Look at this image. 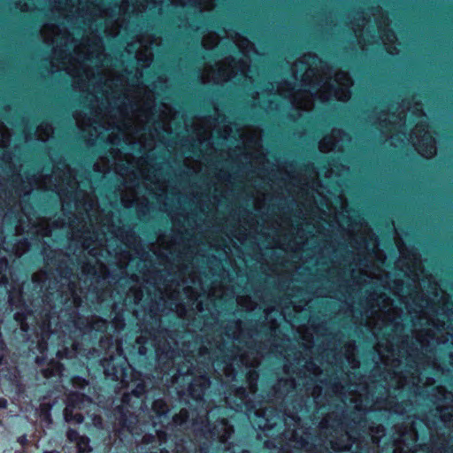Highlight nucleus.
<instances>
[{"label":"nucleus","mask_w":453,"mask_h":453,"mask_svg":"<svg viewBox=\"0 0 453 453\" xmlns=\"http://www.w3.org/2000/svg\"><path fill=\"white\" fill-rule=\"evenodd\" d=\"M11 134L0 123V287L12 308L19 309L15 320L29 340L36 334L35 348L42 365L49 345L60 347L58 359L73 358L87 334H104L99 347L105 350L101 365L107 378L120 381L131 391L122 404L144 410L141 397L152 379L129 366L121 342L113 334L124 329V318L117 314L109 323L98 316L82 318L78 309L82 297L96 292L100 280L110 276L107 264H116L120 276L133 260L132 250L143 264L139 272L142 287H131L129 294L139 304L146 290L151 300L148 315L150 334L159 361H173L175 349L160 345L159 312L175 311L180 317V235L170 240L159 236L147 250L134 226L122 224L120 211L101 209L87 173L70 167L65 160L54 164L52 173H20L8 147Z\"/></svg>","instance_id":"f257e3e1"},{"label":"nucleus","mask_w":453,"mask_h":453,"mask_svg":"<svg viewBox=\"0 0 453 453\" xmlns=\"http://www.w3.org/2000/svg\"><path fill=\"white\" fill-rule=\"evenodd\" d=\"M347 235L344 254L331 241L326 240L320 248L319 255L327 256L331 264L327 274L337 270V277L332 288H317L314 296L349 303L355 323L372 332L378 359L373 380L368 385L364 377L349 372L342 377L320 378L322 369L311 357L307 359L302 353L293 362L286 357V373L310 378L306 393L312 396L316 409L329 406L315 436L302 423L301 415L309 412V396L293 403L292 409L271 405L257 409L255 394L242 386H230L224 392L226 404L244 412L254 427L264 431L269 438L265 447L275 453H380L375 446L385 436V428L370 424L366 415L380 411L397 419L407 413L411 403L405 397L422 393V371L441 366L432 355L433 347L425 346L444 331L447 318L441 313L451 310L439 304L436 285L431 284L434 292L431 298L421 290L419 276L411 268L405 272L407 283L391 281L381 267L386 256L378 250L377 240L370 233L357 234L352 228L347 229Z\"/></svg>","instance_id":"f03ea898"},{"label":"nucleus","mask_w":453,"mask_h":453,"mask_svg":"<svg viewBox=\"0 0 453 453\" xmlns=\"http://www.w3.org/2000/svg\"><path fill=\"white\" fill-rule=\"evenodd\" d=\"M103 35L111 37L104 31H41L43 42L53 46L50 72L65 71L73 88L86 94L87 111L73 114L78 128L89 144L106 141L111 145L109 153L94 164V171L119 175L120 202L126 208L135 205L140 220L153 210L146 196L139 197L142 187L175 225L196 230L209 217L210 204L196 201L194 195L196 207L187 211L173 188L171 194L178 198L173 206L161 165L150 154L157 143L174 150L166 137L173 133L174 111L165 103L157 107L153 91L157 83L165 86L167 80L159 75L153 88L142 80L141 69L151 64L152 46L159 45L160 39L153 35L138 37L113 59L104 52Z\"/></svg>","instance_id":"7ed1b4c3"},{"label":"nucleus","mask_w":453,"mask_h":453,"mask_svg":"<svg viewBox=\"0 0 453 453\" xmlns=\"http://www.w3.org/2000/svg\"><path fill=\"white\" fill-rule=\"evenodd\" d=\"M216 0H47L52 16L67 18L84 26L103 25L104 32L117 36L127 30L130 14L148 13L149 16L168 13L169 10L184 14L180 27L199 30L191 22L184 9L191 8L194 14L214 8Z\"/></svg>","instance_id":"20e7f679"},{"label":"nucleus","mask_w":453,"mask_h":453,"mask_svg":"<svg viewBox=\"0 0 453 453\" xmlns=\"http://www.w3.org/2000/svg\"><path fill=\"white\" fill-rule=\"evenodd\" d=\"M194 131L190 140L182 144L181 156L184 165L195 173H199L203 165L211 163L216 157L218 148L213 142V134L226 143L236 142V150L228 146L227 157L243 165L249 171L256 173L262 180H269L266 165L269 164L262 147L261 134L253 129H240L219 114L218 110L213 116L196 119L193 124Z\"/></svg>","instance_id":"39448f33"},{"label":"nucleus","mask_w":453,"mask_h":453,"mask_svg":"<svg viewBox=\"0 0 453 453\" xmlns=\"http://www.w3.org/2000/svg\"><path fill=\"white\" fill-rule=\"evenodd\" d=\"M210 385L211 381L206 375L196 377L188 387V394L196 402V408L191 413L187 409L180 410L171 422L168 421L169 407L166 402L162 398L153 402L150 419L155 427L160 426L156 429L159 444L166 442L175 430L182 431L190 428L196 439L205 440L200 443L199 453H250L228 442L227 440L234 433V428L226 418H219L212 426L211 425V418H213L216 412L219 413L220 409L215 407L208 410V406H205L203 395ZM174 450L175 453H191L184 446L183 440L176 442Z\"/></svg>","instance_id":"423d86ee"},{"label":"nucleus","mask_w":453,"mask_h":453,"mask_svg":"<svg viewBox=\"0 0 453 453\" xmlns=\"http://www.w3.org/2000/svg\"><path fill=\"white\" fill-rule=\"evenodd\" d=\"M226 342L221 335L202 345L197 355L185 356V362L177 368L179 375L193 374L196 365L209 370L212 367L221 386L234 381L236 368H249L246 373L248 388L251 394L257 391L258 372L256 368L267 352L257 345L251 330L243 326L241 319H231L224 326Z\"/></svg>","instance_id":"0eeeda50"},{"label":"nucleus","mask_w":453,"mask_h":453,"mask_svg":"<svg viewBox=\"0 0 453 453\" xmlns=\"http://www.w3.org/2000/svg\"><path fill=\"white\" fill-rule=\"evenodd\" d=\"M291 70L293 82H271L265 89L254 91L253 105L265 107L258 98L264 92L268 96H282L298 111H311L317 101L324 104L331 99L346 102L350 98L353 81L349 74L344 71L334 73L332 67L315 54L303 55L293 64Z\"/></svg>","instance_id":"6e6552de"},{"label":"nucleus","mask_w":453,"mask_h":453,"mask_svg":"<svg viewBox=\"0 0 453 453\" xmlns=\"http://www.w3.org/2000/svg\"><path fill=\"white\" fill-rule=\"evenodd\" d=\"M411 111L420 119L416 124L410 134L403 129L406 122L405 104L391 105L388 111H381L373 121L378 123L381 133L391 140V144L397 146L396 142L403 143L411 142L415 150L425 157H432L436 154L435 139L429 131L428 125L425 120V113L419 103H415L412 107L408 106Z\"/></svg>","instance_id":"1a4fd4ad"},{"label":"nucleus","mask_w":453,"mask_h":453,"mask_svg":"<svg viewBox=\"0 0 453 453\" xmlns=\"http://www.w3.org/2000/svg\"><path fill=\"white\" fill-rule=\"evenodd\" d=\"M232 42L242 52V58L237 60L229 56L223 60L215 62L214 65L206 63L199 75L201 83L221 84L233 81L235 84L244 87L257 83V81L250 74L251 73L250 54L257 52L254 44L237 33L232 36Z\"/></svg>","instance_id":"9d476101"},{"label":"nucleus","mask_w":453,"mask_h":453,"mask_svg":"<svg viewBox=\"0 0 453 453\" xmlns=\"http://www.w3.org/2000/svg\"><path fill=\"white\" fill-rule=\"evenodd\" d=\"M294 185L296 190H289V193L295 199L303 198L311 206H315L321 211V218L327 216L331 212V203L329 198L323 196L319 173L316 170L313 164H309L299 173V176L293 178Z\"/></svg>","instance_id":"9b49d317"},{"label":"nucleus","mask_w":453,"mask_h":453,"mask_svg":"<svg viewBox=\"0 0 453 453\" xmlns=\"http://www.w3.org/2000/svg\"><path fill=\"white\" fill-rule=\"evenodd\" d=\"M92 403L91 399L84 394L73 393L68 396L66 406L64 410V418L68 423L81 424L84 416L81 412L82 409Z\"/></svg>","instance_id":"f8f14e48"},{"label":"nucleus","mask_w":453,"mask_h":453,"mask_svg":"<svg viewBox=\"0 0 453 453\" xmlns=\"http://www.w3.org/2000/svg\"><path fill=\"white\" fill-rule=\"evenodd\" d=\"M349 135L341 129H333L329 135L325 136L319 144L322 152L343 151L350 143Z\"/></svg>","instance_id":"ddd939ff"},{"label":"nucleus","mask_w":453,"mask_h":453,"mask_svg":"<svg viewBox=\"0 0 453 453\" xmlns=\"http://www.w3.org/2000/svg\"><path fill=\"white\" fill-rule=\"evenodd\" d=\"M378 39L384 44L386 50L391 55L399 53L397 46L400 44L395 33L388 27V19L384 18L382 20L378 21Z\"/></svg>","instance_id":"4468645a"},{"label":"nucleus","mask_w":453,"mask_h":453,"mask_svg":"<svg viewBox=\"0 0 453 453\" xmlns=\"http://www.w3.org/2000/svg\"><path fill=\"white\" fill-rule=\"evenodd\" d=\"M296 382L293 378L280 379L273 387V397L275 401H281L286 403L288 398H291L295 393Z\"/></svg>","instance_id":"2eb2a0df"},{"label":"nucleus","mask_w":453,"mask_h":453,"mask_svg":"<svg viewBox=\"0 0 453 453\" xmlns=\"http://www.w3.org/2000/svg\"><path fill=\"white\" fill-rule=\"evenodd\" d=\"M349 23L358 43L364 50L365 45L370 43L369 42H366L365 38V28L368 24L365 12L363 11L356 12Z\"/></svg>","instance_id":"dca6fc26"},{"label":"nucleus","mask_w":453,"mask_h":453,"mask_svg":"<svg viewBox=\"0 0 453 453\" xmlns=\"http://www.w3.org/2000/svg\"><path fill=\"white\" fill-rule=\"evenodd\" d=\"M53 134V127L51 124L48 122H42L37 127L36 130L33 133V131L26 127L24 128V136L26 142H29L34 138L42 142H45L49 140V138Z\"/></svg>","instance_id":"f3484780"},{"label":"nucleus","mask_w":453,"mask_h":453,"mask_svg":"<svg viewBox=\"0 0 453 453\" xmlns=\"http://www.w3.org/2000/svg\"><path fill=\"white\" fill-rule=\"evenodd\" d=\"M343 357L349 365V367L353 370L357 369L360 365L359 360L356 357L357 352V345L355 341L347 342L343 348Z\"/></svg>","instance_id":"a211bd4d"},{"label":"nucleus","mask_w":453,"mask_h":453,"mask_svg":"<svg viewBox=\"0 0 453 453\" xmlns=\"http://www.w3.org/2000/svg\"><path fill=\"white\" fill-rule=\"evenodd\" d=\"M63 370V365H61L59 361L51 359L47 363L46 367L41 369V373L44 378L50 379L51 377L60 376Z\"/></svg>","instance_id":"6ab92c4d"},{"label":"nucleus","mask_w":453,"mask_h":453,"mask_svg":"<svg viewBox=\"0 0 453 453\" xmlns=\"http://www.w3.org/2000/svg\"><path fill=\"white\" fill-rule=\"evenodd\" d=\"M281 308L280 307V303H276V305H273V306H268L265 309V319L270 321L271 323V329L272 330H275L278 326V324H277V319H273L272 318V314L276 311L278 313V316L279 317H284L285 318V311L282 310V311H279V309Z\"/></svg>","instance_id":"aec40b11"},{"label":"nucleus","mask_w":453,"mask_h":453,"mask_svg":"<svg viewBox=\"0 0 453 453\" xmlns=\"http://www.w3.org/2000/svg\"><path fill=\"white\" fill-rule=\"evenodd\" d=\"M219 35L214 32H208L203 35L202 44L205 49H212L219 42Z\"/></svg>","instance_id":"412c9836"},{"label":"nucleus","mask_w":453,"mask_h":453,"mask_svg":"<svg viewBox=\"0 0 453 453\" xmlns=\"http://www.w3.org/2000/svg\"><path fill=\"white\" fill-rule=\"evenodd\" d=\"M236 302L238 305L244 308L247 311H254L257 303V302L250 296H237Z\"/></svg>","instance_id":"4be33fe9"},{"label":"nucleus","mask_w":453,"mask_h":453,"mask_svg":"<svg viewBox=\"0 0 453 453\" xmlns=\"http://www.w3.org/2000/svg\"><path fill=\"white\" fill-rule=\"evenodd\" d=\"M246 232L247 229L244 226L241 227V222L240 219H238L236 222V226L230 230L228 237H234L237 241L242 243L247 235Z\"/></svg>","instance_id":"5701e85b"},{"label":"nucleus","mask_w":453,"mask_h":453,"mask_svg":"<svg viewBox=\"0 0 453 453\" xmlns=\"http://www.w3.org/2000/svg\"><path fill=\"white\" fill-rule=\"evenodd\" d=\"M327 349H325L322 353V359H325L326 363L332 365L334 364L336 366H340V362L338 360V356L340 355V352H338L335 349H331L330 354L326 353Z\"/></svg>","instance_id":"b1692460"},{"label":"nucleus","mask_w":453,"mask_h":453,"mask_svg":"<svg viewBox=\"0 0 453 453\" xmlns=\"http://www.w3.org/2000/svg\"><path fill=\"white\" fill-rule=\"evenodd\" d=\"M215 177L219 182L232 184L234 181L233 174L223 168H220L217 171Z\"/></svg>","instance_id":"393cba45"},{"label":"nucleus","mask_w":453,"mask_h":453,"mask_svg":"<svg viewBox=\"0 0 453 453\" xmlns=\"http://www.w3.org/2000/svg\"><path fill=\"white\" fill-rule=\"evenodd\" d=\"M89 442L90 440L88 439V437L81 436L76 442L78 453H88L91 451Z\"/></svg>","instance_id":"a878e982"},{"label":"nucleus","mask_w":453,"mask_h":453,"mask_svg":"<svg viewBox=\"0 0 453 453\" xmlns=\"http://www.w3.org/2000/svg\"><path fill=\"white\" fill-rule=\"evenodd\" d=\"M301 234H302V228H298L297 229V235H300V239L301 240L295 243V250H303L304 249V247L307 245V242H308V238L304 237Z\"/></svg>","instance_id":"bb28decb"},{"label":"nucleus","mask_w":453,"mask_h":453,"mask_svg":"<svg viewBox=\"0 0 453 453\" xmlns=\"http://www.w3.org/2000/svg\"><path fill=\"white\" fill-rule=\"evenodd\" d=\"M81 437V435L75 429L69 428L66 432V438L70 442H77Z\"/></svg>","instance_id":"cd10ccee"},{"label":"nucleus","mask_w":453,"mask_h":453,"mask_svg":"<svg viewBox=\"0 0 453 453\" xmlns=\"http://www.w3.org/2000/svg\"><path fill=\"white\" fill-rule=\"evenodd\" d=\"M265 194H262L261 196L257 197L255 201V209L257 211H259L261 210V208L263 207L265 202Z\"/></svg>","instance_id":"c85d7f7f"},{"label":"nucleus","mask_w":453,"mask_h":453,"mask_svg":"<svg viewBox=\"0 0 453 453\" xmlns=\"http://www.w3.org/2000/svg\"><path fill=\"white\" fill-rule=\"evenodd\" d=\"M311 298L305 300V303L303 304H293V301L290 300L289 303L293 305V308L296 311H299L304 309L305 306L308 305V303L310 302Z\"/></svg>","instance_id":"c756f323"},{"label":"nucleus","mask_w":453,"mask_h":453,"mask_svg":"<svg viewBox=\"0 0 453 453\" xmlns=\"http://www.w3.org/2000/svg\"><path fill=\"white\" fill-rule=\"evenodd\" d=\"M17 441L22 446L25 447L28 444V440L26 434H23L21 436H19L17 438Z\"/></svg>","instance_id":"7c9ffc66"},{"label":"nucleus","mask_w":453,"mask_h":453,"mask_svg":"<svg viewBox=\"0 0 453 453\" xmlns=\"http://www.w3.org/2000/svg\"><path fill=\"white\" fill-rule=\"evenodd\" d=\"M340 198V203H341V209L342 210V211H346V207H347V201L346 199L343 197L342 195H341L339 196Z\"/></svg>","instance_id":"2f4dec72"},{"label":"nucleus","mask_w":453,"mask_h":453,"mask_svg":"<svg viewBox=\"0 0 453 453\" xmlns=\"http://www.w3.org/2000/svg\"><path fill=\"white\" fill-rule=\"evenodd\" d=\"M93 423L96 427L102 426V418L100 416H94L93 418Z\"/></svg>","instance_id":"473e14b6"},{"label":"nucleus","mask_w":453,"mask_h":453,"mask_svg":"<svg viewBox=\"0 0 453 453\" xmlns=\"http://www.w3.org/2000/svg\"><path fill=\"white\" fill-rule=\"evenodd\" d=\"M19 8L22 12H28L32 9V7L27 3L20 4Z\"/></svg>","instance_id":"72a5a7b5"},{"label":"nucleus","mask_w":453,"mask_h":453,"mask_svg":"<svg viewBox=\"0 0 453 453\" xmlns=\"http://www.w3.org/2000/svg\"><path fill=\"white\" fill-rule=\"evenodd\" d=\"M138 352L140 355H145L147 352L146 347L143 345L139 346Z\"/></svg>","instance_id":"f704fd0d"},{"label":"nucleus","mask_w":453,"mask_h":453,"mask_svg":"<svg viewBox=\"0 0 453 453\" xmlns=\"http://www.w3.org/2000/svg\"><path fill=\"white\" fill-rule=\"evenodd\" d=\"M7 407V400L4 398H0V408L4 409Z\"/></svg>","instance_id":"c9c22d12"},{"label":"nucleus","mask_w":453,"mask_h":453,"mask_svg":"<svg viewBox=\"0 0 453 453\" xmlns=\"http://www.w3.org/2000/svg\"><path fill=\"white\" fill-rule=\"evenodd\" d=\"M42 453H61V452L57 449H52V450H44Z\"/></svg>","instance_id":"e433bc0d"},{"label":"nucleus","mask_w":453,"mask_h":453,"mask_svg":"<svg viewBox=\"0 0 453 453\" xmlns=\"http://www.w3.org/2000/svg\"><path fill=\"white\" fill-rule=\"evenodd\" d=\"M150 453H170V452L166 449H160L159 451H154V452H150Z\"/></svg>","instance_id":"4c0bfd02"},{"label":"nucleus","mask_w":453,"mask_h":453,"mask_svg":"<svg viewBox=\"0 0 453 453\" xmlns=\"http://www.w3.org/2000/svg\"><path fill=\"white\" fill-rule=\"evenodd\" d=\"M132 280H133V281H134V282H138V276H137V275H135V274H133V275H132Z\"/></svg>","instance_id":"58836bf2"},{"label":"nucleus","mask_w":453,"mask_h":453,"mask_svg":"<svg viewBox=\"0 0 453 453\" xmlns=\"http://www.w3.org/2000/svg\"><path fill=\"white\" fill-rule=\"evenodd\" d=\"M333 172H334L333 167H330V169H328V170L326 171V174H328L327 176H329Z\"/></svg>","instance_id":"ea45409f"},{"label":"nucleus","mask_w":453,"mask_h":453,"mask_svg":"<svg viewBox=\"0 0 453 453\" xmlns=\"http://www.w3.org/2000/svg\"><path fill=\"white\" fill-rule=\"evenodd\" d=\"M142 338H143L142 336H140V337L137 339V343L142 344Z\"/></svg>","instance_id":"a19ab883"},{"label":"nucleus","mask_w":453,"mask_h":453,"mask_svg":"<svg viewBox=\"0 0 453 453\" xmlns=\"http://www.w3.org/2000/svg\"><path fill=\"white\" fill-rule=\"evenodd\" d=\"M150 437H151V435H146V436H144V441H145L146 442H149V438H150Z\"/></svg>","instance_id":"79ce46f5"},{"label":"nucleus","mask_w":453,"mask_h":453,"mask_svg":"<svg viewBox=\"0 0 453 453\" xmlns=\"http://www.w3.org/2000/svg\"><path fill=\"white\" fill-rule=\"evenodd\" d=\"M96 298H97V300H98V301H101V300H102L101 296H100V295H98V294H96Z\"/></svg>","instance_id":"37998d69"},{"label":"nucleus","mask_w":453,"mask_h":453,"mask_svg":"<svg viewBox=\"0 0 453 453\" xmlns=\"http://www.w3.org/2000/svg\"><path fill=\"white\" fill-rule=\"evenodd\" d=\"M269 103H270V105H269L268 107H269L270 109H272V108H273V106H272L273 101H272V100H269Z\"/></svg>","instance_id":"c03bdc74"},{"label":"nucleus","mask_w":453,"mask_h":453,"mask_svg":"<svg viewBox=\"0 0 453 453\" xmlns=\"http://www.w3.org/2000/svg\"><path fill=\"white\" fill-rule=\"evenodd\" d=\"M306 351H307V352H309V354H311V349L310 348H308V349H306Z\"/></svg>","instance_id":"a18cd8bd"},{"label":"nucleus","mask_w":453,"mask_h":453,"mask_svg":"<svg viewBox=\"0 0 453 453\" xmlns=\"http://www.w3.org/2000/svg\"><path fill=\"white\" fill-rule=\"evenodd\" d=\"M315 232L320 234V231L319 229H316Z\"/></svg>","instance_id":"49530a36"},{"label":"nucleus","mask_w":453,"mask_h":453,"mask_svg":"<svg viewBox=\"0 0 453 453\" xmlns=\"http://www.w3.org/2000/svg\"><path fill=\"white\" fill-rule=\"evenodd\" d=\"M417 258L414 259V265L416 266Z\"/></svg>","instance_id":"de8ad7c7"}]
</instances>
